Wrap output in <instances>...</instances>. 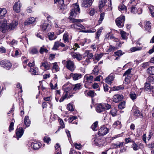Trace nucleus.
<instances>
[{"mask_svg":"<svg viewBox=\"0 0 154 154\" xmlns=\"http://www.w3.org/2000/svg\"><path fill=\"white\" fill-rule=\"evenodd\" d=\"M72 7L73 8L71 10L69 17L71 22L73 24L69 26L70 28L76 29H85V27L80 23L82 22L81 20L73 18V17H76L77 14L80 13L79 5L77 4H74L72 5Z\"/></svg>","mask_w":154,"mask_h":154,"instance_id":"nucleus-1","label":"nucleus"},{"mask_svg":"<svg viewBox=\"0 0 154 154\" xmlns=\"http://www.w3.org/2000/svg\"><path fill=\"white\" fill-rule=\"evenodd\" d=\"M94 143L96 146L102 147L106 144L104 138L100 136H97L94 137Z\"/></svg>","mask_w":154,"mask_h":154,"instance_id":"nucleus-2","label":"nucleus"},{"mask_svg":"<svg viewBox=\"0 0 154 154\" xmlns=\"http://www.w3.org/2000/svg\"><path fill=\"white\" fill-rule=\"evenodd\" d=\"M72 89V87L71 86H69L67 87L66 89H65L64 92L63 93L64 95L59 100L60 102H62L65 99L67 98H69L73 96L72 94L69 95L70 94L69 91Z\"/></svg>","mask_w":154,"mask_h":154,"instance_id":"nucleus-3","label":"nucleus"},{"mask_svg":"<svg viewBox=\"0 0 154 154\" xmlns=\"http://www.w3.org/2000/svg\"><path fill=\"white\" fill-rule=\"evenodd\" d=\"M65 62L66 64V67L67 69L72 71H73L75 69V66L73 61L70 60H68L66 61L64 60L63 61L62 63H64Z\"/></svg>","mask_w":154,"mask_h":154,"instance_id":"nucleus-4","label":"nucleus"},{"mask_svg":"<svg viewBox=\"0 0 154 154\" xmlns=\"http://www.w3.org/2000/svg\"><path fill=\"white\" fill-rule=\"evenodd\" d=\"M0 23V30L3 33H4L8 29L6 20L5 19L1 20Z\"/></svg>","mask_w":154,"mask_h":154,"instance_id":"nucleus-5","label":"nucleus"},{"mask_svg":"<svg viewBox=\"0 0 154 154\" xmlns=\"http://www.w3.org/2000/svg\"><path fill=\"white\" fill-rule=\"evenodd\" d=\"M125 20V17L122 16L117 18L116 20V25L119 28L122 27Z\"/></svg>","mask_w":154,"mask_h":154,"instance_id":"nucleus-6","label":"nucleus"},{"mask_svg":"<svg viewBox=\"0 0 154 154\" xmlns=\"http://www.w3.org/2000/svg\"><path fill=\"white\" fill-rule=\"evenodd\" d=\"M94 77L93 76L89 75H86L84 77V81L85 82V86L86 88L87 85L91 83L93 81Z\"/></svg>","mask_w":154,"mask_h":154,"instance_id":"nucleus-7","label":"nucleus"},{"mask_svg":"<svg viewBox=\"0 0 154 154\" xmlns=\"http://www.w3.org/2000/svg\"><path fill=\"white\" fill-rule=\"evenodd\" d=\"M21 6L22 5L20 1L16 2L14 5V10L17 13H19L20 12Z\"/></svg>","mask_w":154,"mask_h":154,"instance_id":"nucleus-8","label":"nucleus"},{"mask_svg":"<svg viewBox=\"0 0 154 154\" xmlns=\"http://www.w3.org/2000/svg\"><path fill=\"white\" fill-rule=\"evenodd\" d=\"M9 65L10 62L9 60H5L0 62V66L2 67L5 68L7 70L9 69Z\"/></svg>","mask_w":154,"mask_h":154,"instance_id":"nucleus-9","label":"nucleus"},{"mask_svg":"<svg viewBox=\"0 0 154 154\" xmlns=\"http://www.w3.org/2000/svg\"><path fill=\"white\" fill-rule=\"evenodd\" d=\"M115 78V75L113 73H111L106 77L105 79V82L108 84H111L112 83Z\"/></svg>","mask_w":154,"mask_h":154,"instance_id":"nucleus-10","label":"nucleus"},{"mask_svg":"<svg viewBox=\"0 0 154 154\" xmlns=\"http://www.w3.org/2000/svg\"><path fill=\"white\" fill-rule=\"evenodd\" d=\"M109 132V129L105 127H101L98 132V135L103 136Z\"/></svg>","mask_w":154,"mask_h":154,"instance_id":"nucleus-11","label":"nucleus"},{"mask_svg":"<svg viewBox=\"0 0 154 154\" xmlns=\"http://www.w3.org/2000/svg\"><path fill=\"white\" fill-rule=\"evenodd\" d=\"M51 67V64L46 61H45L42 63L41 64L40 67L42 69L44 67L45 70H48L50 69Z\"/></svg>","mask_w":154,"mask_h":154,"instance_id":"nucleus-12","label":"nucleus"},{"mask_svg":"<svg viewBox=\"0 0 154 154\" xmlns=\"http://www.w3.org/2000/svg\"><path fill=\"white\" fill-rule=\"evenodd\" d=\"M92 0H82L81 6L85 8L90 7L92 4Z\"/></svg>","mask_w":154,"mask_h":154,"instance_id":"nucleus-13","label":"nucleus"},{"mask_svg":"<svg viewBox=\"0 0 154 154\" xmlns=\"http://www.w3.org/2000/svg\"><path fill=\"white\" fill-rule=\"evenodd\" d=\"M124 97L122 94H116L112 98L113 101L115 103H118L123 99Z\"/></svg>","mask_w":154,"mask_h":154,"instance_id":"nucleus-14","label":"nucleus"},{"mask_svg":"<svg viewBox=\"0 0 154 154\" xmlns=\"http://www.w3.org/2000/svg\"><path fill=\"white\" fill-rule=\"evenodd\" d=\"M70 54L73 58H76L79 61L81 60L82 58V55L80 54L79 53H74L73 52H72L71 51Z\"/></svg>","mask_w":154,"mask_h":154,"instance_id":"nucleus-15","label":"nucleus"},{"mask_svg":"<svg viewBox=\"0 0 154 154\" xmlns=\"http://www.w3.org/2000/svg\"><path fill=\"white\" fill-rule=\"evenodd\" d=\"M23 130L22 127H19V128L17 129L16 131V134L17 138L18 140L19 138L21 137L23 135Z\"/></svg>","mask_w":154,"mask_h":154,"instance_id":"nucleus-16","label":"nucleus"},{"mask_svg":"<svg viewBox=\"0 0 154 154\" xmlns=\"http://www.w3.org/2000/svg\"><path fill=\"white\" fill-rule=\"evenodd\" d=\"M96 110L98 113H100L105 111V109L102 103L98 104L96 108Z\"/></svg>","mask_w":154,"mask_h":154,"instance_id":"nucleus-17","label":"nucleus"},{"mask_svg":"<svg viewBox=\"0 0 154 154\" xmlns=\"http://www.w3.org/2000/svg\"><path fill=\"white\" fill-rule=\"evenodd\" d=\"M35 21V19L33 17H31L26 20L24 23V25L27 26L34 23Z\"/></svg>","mask_w":154,"mask_h":154,"instance_id":"nucleus-18","label":"nucleus"},{"mask_svg":"<svg viewBox=\"0 0 154 154\" xmlns=\"http://www.w3.org/2000/svg\"><path fill=\"white\" fill-rule=\"evenodd\" d=\"M58 7L61 12H63V11L66 8V6L64 4L63 0L60 1L58 3Z\"/></svg>","mask_w":154,"mask_h":154,"instance_id":"nucleus-19","label":"nucleus"},{"mask_svg":"<svg viewBox=\"0 0 154 154\" xmlns=\"http://www.w3.org/2000/svg\"><path fill=\"white\" fill-rule=\"evenodd\" d=\"M71 77H72L74 80H77L81 78L82 75L80 73H71L70 74Z\"/></svg>","mask_w":154,"mask_h":154,"instance_id":"nucleus-20","label":"nucleus"},{"mask_svg":"<svg viewBox=\"0 0 154 154\" xmlns=\"http://www.w3.org/2000/svg\"><path fill=\"white\" fill-rule=\"evenodd\" d=\"M41 29L43 31H49L50 27L47 21H45L42 25Z\"/></svg>","mask_w":154,"mask_h":154,"instance_id":"nucleus-21","label":"nucleus"},{"mask_svg":"<svg viewBox=\"0 0 154 154\" xmlns=\"http://www.w3.org/2000/svg\"><path fill=\"white\" fill-rule=\"evenodd\" d=\"M31 146L34 149H37L40 148L41 143L39 142H33L32 143Z\"/></svg>","mask_w":154,"mask_h":154,"instance_id":"nucleus-22","label":"nucleus"},{"mask_svg":"<svg viewBox=\"0 0 154 154\" xmlns=\"http://www.w3.org/2000/svg\"><path fill=\"white\" fill-rule=\"evenodd\" d=\"M118 9L119 11H121L122 13H126L127 11V8L123 4H121L119 6Z\"/></svg>","mask_w":154,"mask_h":154,"instance_id":"nucleus-23","label":"nucleus"},{"mask_svg":"<svg viewBox=\"0 0 154 154\" xmlns=\"http://www.w3.org/2000/svg\"><path fill=\"white\" fill-rule=\"evenodd\" d=\"M18 24V22L15 20L12 21L10 23V30L14 29Z\"/></svg>","mask_w":154,"mask_h":154,"instance_id":"nucleus-24","label":"nucleus"},{"mask_svg":"<svg viewBox=\"0 0 154 154\" xmlns=\"http://www.w3.org/2000/svg\"><path fill=\"white\" fill-rule=\"evenodd\" d=\"M24 123L27 127H28L30 126L31 123L28 116H25L24 119Z\"/></svg>","mask_w":154,"mask_h":154,"instance_id":"nucleus-25","label":"nucleus"},{"mask_svg":"<svg viewBox=\"0 0 154 154\" xmlns=\"http://www.w3.org/2000/svg\"><path fill=\"white\" fill-rule=\"evenodd\" d=\"M145 27V31L149 32H150L151 26L150 23L149 21H147L146 23Z\"/></svg>","mask_w":154,"mask_h":154,"instance_id":"nucleus-26","label":"nucleus"},{"mask_svg":"<svg viewBox=\"0 0 154 154\" xmlns=\"http://www.w3.org/2000/svg\"><path fill=\"white\" fill-rule=\"evenodd\" d=\"M132 69H129L127 70V71H125V72L123 76H125L127 75V78H125V80H126L127 79H128V77H130L131 76V70Z\"/></svg>","mask_w":154,"mask_h":154,"instance_id":"nucleus-27","label":"nucleus"},{"mask_svg":"<svg viewBox=\"0 0 154 154\" xmlns=\"http://www.w3.org/2000/svg\"><path fill=\"white\" fill-rule=\"evenodd\" d=\"M106 1V0H99V8L100 9L102 8L103 7L105 6Z\"/></svg>","mask_w":154,"mask_h":154,"instance_id":"nucleus-28","label":"nucleus"},{"mask_svg":"<svg viewBox=\"0 0 154 154\" xmlns=\"http://www.w3.org/2000/svg\"><path fill=\"white\" fill-rule=\"evenodd\" d=\"M48 36L49 39L50 40H52L55 39L56 36L54 35V33L53 32H50L48 34Z\"/></svg>","mask_w":154,"mask_h":154,"instance_id":"nucleus-29","label":"nucleus"},{"mask_svg":"<svg viewBox=\"0 0 154 154\" xmlns=\"http://www.w3.org/2000/svg\"><path fill=\"white\" fill-rule=\"evenodd\" d=\"M121 37L123 39H126L127 38L128 34L123 31H121L120 32Z\"/></svg>","mask_w":154,"mask_h":154,"instance_id":"nucleus-30","label":"nucleus"},{"mask_svg":"<svg viewBox=\"0 0 154 154\" xmlns=\"http://www.w3.org/2000/svg\"><path fill=\"white\" fill-rule=\"evenodd\" d=\"M6 13V10L5 9H0V19H3V17Z\"/></svg>","mask_w":154,"mask_h":154,"instance_id":"nucleus-31","label":"nucleus"},{"mask_svg":"<svg viewBox=\"0 0 154 154\" xmlns=\"http://www.w3.org/2000/svg\"><path fill=\"white\" fill-rule=\"evenodd\" d=\"M19 49L18 48L13 49V51H12L11 54V55L13 57H15L17 56L19 54Z\"/></svg>","mask_w":154,"mask_h":154,"instance_id":"nucleus-32","label":"nucleus"},{"mask_svg":"<svg viewBox=\"0 0 154 154\" xmlns=\"http://www.w3.org/2000/svg\"><path fill=\"white\" fill-rule=\"evenodd\" d=\"M98 123L97 121L95 122L91 126V128L94 131H97L98 129Z\"/></svg>","mask_w":154,"mask_h":154,"instance_id":"nucleus-33","label":"nucleus"},{"mask_svg":"<svg viewBox=\"0 0 154 154\" xmlns=\"http://www.w3.org/2000/svg\"><path fill=\"white\" fill-rule=\"evenodd\" d=\"M142 48L140 47H133L131 48L130 51L132 52H135L136 51H139L142 50Z\"/></svg>","mask_w":154,"mask_h":154,"instance_id":"nucleus-34","label":"nucleus"},{"mask_svg":"<svg viewBox=\"0 0 154 154\" xmlns=\"http://www.w3.org/2000/svg\"><path fill=\"white\" fill-rule=\"evenodd\" d=\"M68 34L67 33H65L63 36V39L64 42H69Z\"/></svg>","mask_w":154,"mask_h":154,"instance_id":"nucleus-35","label":"nucleus"},{"mask_svg":"<svg viewBox=\"0 0 154 154\" xmlns=\"http://www.w3.org/2000/svg\"><path fill=\"white\" fill-rule=\"evenodd\" d=\"M148 72L152 75H154V67L150 66L147 70Z\"/></svg>","mask_w":154,"mask_h":154,"instance_id":"nucleus-36","label":"nucleus"},{"mask_svg":"<svg viewBox=\"0 0 154 154\" xmlns=\"http://www.w3.org/2000/svg\"><path fill=\"white\" fill-rule=\"evenodd\" d=\"M133 144L132 145V147L133 150L134 151H137L139 149V146L137 145L134 141L133 142Z\"/></svg>","mask_w":154,"mask_h":154,"instance_id":"nucleus-37","label":"nucleus"},{"mask_svg":"<svg viewBox=\"0 0 154 154\" xmlns=\"http://www.w3.org/2000/svg\"><path fill=\"white\" fill-rule=\"evenodd\" d=\"M81 85L80 83H78L74 85V87L73 88V90L76 91L81 89Z\"/></svg>","mask_w":154,"mask_h":154,"instance_id":"nucleus-38","label":"nucleus"},{"mask_svg":"<svg viewBox=\"0 0 154 154\" xmlns=\"http://www.w3.org/2000/svg\"><path fill=\"white\" fill-rule=\"evenodd\" d=\"M134 110L135 111H134V112L135 116H140L141 117V118H142L143 117V115L142 114H140V111L138 109H136Z\"/></svg>","mask_w":154,"mask_h":154,"instance_id":"nucleus-39","label":"nucleus"},{"mask_svg":"<svg viewBox=\"0 0 154 154\" xmlns=\"http://www.w3.org/2000/svg\"><path fill=\"white\" fill-rule=\"evenodd\" d=\"M29 51L30 54H37L38 53V51L37 49L34 48L30 49Z\"/></svg>","mask_w":154,"mask_h":154,"instance_id":"nucleus-40","label":"nucleus"},{"mask_svg":"<svg viewBox=\"0 0 154 154\" xmlns=\"http://www.w3.org/2000/svg\"><path fill=\"white\" fill-rule=\"evenodd\" d=\"M129 96L131 100L134 101L137 98V95L134 93H131L130 94Z\"/></svg>","mask_w":154,"mask_h":154,"instance_id":"nucleus-41","label":"nucleus"},{"mask_svg":"<svg viewBox=\"0 0 154 154\" xmlns=\"http://www.w3.org/2000/svg\"><path fill=\"white\" fill-rule=\"evenodd\" d=\"M48 51V50L44 46L41 47L39 50V52L41 54H43L44 52L47 53Z\"/></svg>","mask_w":154,"mask_h":154,"instance_id":"nucleus-42","label":"nucleus"},{"mask_svg":"<svg viewBox=\"0 0 154 154\" xmlns=\"http://www.w3.org/2000/svg\"><path fill=\"white\" fill-rule=\"evenodd\" d=\"M104 13H102L100 14V18L99 20H98V23L99 24H100L102 23L103 20L104 18Z\"/></svg>","mask_w":154,"mask_h":154,"instance_id":"nucleus-43","label":"nucleus"},{"mask_svg":"<svg viewBox=\"0 0 154 154\" xmlns=\"http://www.w3.org/2000/svg\"><path fill=\"white\" fill-rule=\"evenodd\" d=\"M151 88V87L150 86V83H149V82H146V83H145V84L144 86V88L145 90L146 91H148L149 89L150 90Z\"/></svg>","mask_w":154,"mask_h":154,"instance_id":"nucleus-44","label":"nucleus"},{"mask_svg":"<svg viewBox=\"0 0 154 154\" xmlns=\"http://www.w3.org/2000/svg\"><path fill=\"white\" fill-rule=\"evenodd\" d=\"M59 46V42H56L54 43V46L52 48V49L53 50H57Z\"/></svg>","mask_w":154,"mask_h":154,"instance_id":"nucleus-45","label":"nucleus"},{"mask_svg":"<svg viewBox=\"0 0 154 154\" xmlns=\"http://www.w3.org/2000/svg\"><path fill=\"white\" fill-rule=\"evenodd\" d=\"M85 54L88 56V57L89 59H92L93 57V55L92 53H90L88 51H85Z\"/></svg>","mask_w":154,"mask_h":154,"instance_id":"nucleus-46","label":"nucleus"},{"mask_svg":"<svg viewBox=\"0 0 154 154\" xmlns=\"http://www.w3.org/2000/svg\"><path fill=\"white\" fill-rule=\"evenodd\" d=\"M125 102L123 101L121 102L118 105V107L119 109H122L125 107Z\"/></svg>","mask_w":154,"mask_h":154,"instance_id":"nucleus-47","label":"nucleus"},{"mask_svg":"<svg viewBox=\"0 0 154 154\" xmlns=\"http://www.w3.org/2000/svg\"><path fill=\"white\" fill-rule=\"evenodd\" d=\"M18 42L15 40H13L10 42V46H12L13 49L15 48L14 46L17 45Z\"/></svg>","mask_w":154,"mask_h":154,"instance_id":"nucleus-48","label":"nucleus"},{"mask_svg":"<svg viewBox=\"0 0 154 154\" xmlns=\"http://www.w3.org/2000/svg\"><path fill=\"white\" fill-rule=\"evenodd\" d=\"M102 28H100L98 31L96 33V37L95 38L97 39H98L100 35V33L102 32Z\"/></svg>","mask_w":154,"mask_h":154,"instance_id":"nucleus-49","label":"nucleus"},{"mask_svg":"<svg viewBox=\"0 0 154 154\" xmlns=\"http://www.w3.org/2000/svg\"><path fill=\"white\" fill-rule=\"evenodd\" d=\"M102 105L103 106V107H104L105 110L106 109H109L111 107V106L107 103H102Z\"/></svg>","mask_w":154,"mask_h":154,"instance_id":"nucleus-50","label":"nucleus"},{"mask_svg":"<svg viewBox=\"0 0 154 154\" xmlns=\"http://www.w3.org/2000/svg\"><path fill=\"white\" fill-rule=\"evenodd\" d=\"M88 96L91 97H93L96 94L93 91H90L88 93Z\"/></svg>","mask_w":154,"mask_h":154,"instance_id":"nucleus-51","label":"nucleus"},{"mask_svg":"<svg viewBox=\"0 0 154 154\" xmlns=\"http://www.w3.org/2000/svg\"><path fill=\"white\" fill-rule=\"evenodd\" d=\"M55 149L57 150L56 152H61V149L60 148V145L59 144L57 143L56 144L55 146Z\"/></svg>","mask_w":154,"mask_h":154,"instance_id":"nucleus-52","label":"nucleus"},{"mask_svg":"<svg viewBox=\"0 0 154 154\" xmlns=\"http://www.w3.org/2000/svg\"><path fill=\"white\" fill-rule=\"evenodd\" d=\"M103 56V54L101 53L98 54H95V59L96 60L98 61L100 60V58L102 57Z\"/></svg>","mask_w":154,"mask_h":154,"instance_id":"nucleus-53","label":"nucleus"},{"mask_svg":"<svg viewBox=\"0 0 154 154\" xmlns=\"http://www.w3.org/2000/svg\"><path fill=\"white\" fill-rule=\"evenodd\" d=\"M29 72H31L32 75H35L36 73V68L30 69Z\"/></svg>","mask_w":154,"mask_h":154,"instance_id":"nucleus-54","label":"nucleus"},{"mask_svg":"<svg viewBox=\"0 0 154 154\" xmlns=\"http://www.w3.org/2000/svg\"><path fill=\"white\" fill-rule=\"evenodd\" d=\"M117 111L115 109H112L110 111V113L113 116H115L116 114Z\"/></svg>","mask_w":154,"mask_h":154,"instance_id":"nucleus-55","label":"nucleus"},{"mask_svg":"<svg viewBox=\"0 0 154 154\" xmlns=\"http://www.w3.org/2000/svg\"><path fill=\"white\" fill-rule=\"evenodd\" d=\"M91 41L89 39H85L82 42H81V44L82 46H83L85 43H89Z\"/></svg>","mask_w":154,"mask_h":154,"instance_id":"nucleus-56","label":"nucleus"},{"mask_svg":"<svg viewBox=\"0 0 154 154\" xmlns=\"http://www.w3.org/2000/svg\"><path fill=\"white\" fill-rule=\"evenodd\" d=\"M99 70L98 69V66H96L94 69L93 70V72L94 74L95 75H97L99 73Z\"/></svg>","mask_w":154,"mask_h":154,"instance_id":"nucleus-57","label":"nucleus"},{"mask_svg":"<svg viewBox=\"0 0 154 154\" xmlns=\"http://www.w3.org/2000/svg\"><path fill=\"white\" fill-rule=\"evenodd\" d=\"M53 66L52 67L53 69H55L56 71H57L59 70L58 66L57 64V63H53Z\"/></svg>","mask_w":154,"mask_h":154,"instance_id":"nucleus-58","label":"nucleus"},{"mask_svg":"<svg viewBox=\"0 0 154 154\" xmlns=\"http://www.w3.org/2000/svg\"><path fill=\"white\" fill-rule=\"evenodd\" d=\"M125 140L126 143H128L130 142L133 143V142L134 141L133 140L131 139L130 137L126 138L125 139Z\"/></svg>","mask_w":154,"mask_h":154,"instance_id":"nucleus-59","label":"nucleus"},{"mask_svg":"<svg viewBox=\"0 0 154 154\" xmlns=\"http://www.w3.org/2000/svg\"><path fill=\"white\" fill-rule=\"evenodd\" d=\"M67 108L70 111H72L74 110L73 106L71 104H69L67 106Z\"/></svg>","mask_w":154,"mask_h":154,"instance_id":"nucleus-60","label":"nucleus"},{"mask_svg":"<svg viewBox=\"0 0 154 154\" xmlns=\"http://www.w3.org/2000/svg\"><path fill=\"white\" fill-rule=\"evenodd\" d=\"M137 9L134 6L132 7L131 8V11L132 13L135 14L137 12Z\"/></svg>","mask_w":154,"mask_h":154,"instance_id":"nucleus-61","label":"nucleus"},{"mask_svg":"<svg viewBox=\"0 0 154 154\" xmlns=\"http://www.w3.org/2000/svg\"><path fill=\"white\" fill-rule=\"evenodd\" d=\"M114 54L115 56H117L119 57L122 56L123 54L122 51L121 50L115 52Z\"/></svg>","mask_w":154,"mask_h":154,"instance_id":"nucleus-62","label":"nucleus"},{"mask_svg":"<svg viewBox=\"0 0 154 154\" xmlns=\"http://www.w3.org/2000/svg\"><path fill=\"white\" fill-rule=\"evenodd\" d=\"M124 144V142H121L119 143H116L115 144L114 146H116L117 147L119 148L120 147L122 146Z\"/></svg>","mask_w":154,"mask_h":154,"instance_id":"nucleus-63","label":"nucleus"},{"mask_svg":"<svg viewBox=\"0 0 154 154\" xmlns=\"http://www.w3.org/2000/svg\"><path fill=\"white\" fill-rule=\"evenodd\" d=\"M149 10L150 11L152 16L154 17V7L151 6L149 8Z\"/></svg>","mask_w":154,"mask_h":154,"instance_id":"nucleus-64","label":"nucleus"}]
</instances>
